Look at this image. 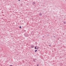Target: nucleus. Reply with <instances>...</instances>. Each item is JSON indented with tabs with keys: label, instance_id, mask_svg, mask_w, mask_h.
<instances>
[{
	"label": "nucleus",
	"instance_id": "obj_1",
	"mask_svg": "<svg viewBox=\"0 0 66 66\" xmlns=\"http://www.w3.org/2000/svg\"><path fill=\"white\" fill-rule=\"evenodd\" d=\"M24 36L25 37H28L29 36V35L28 34H25L24 35Z\"/></svg>",
	"mask_w": 66,
	"mask_h": 66
},
{
	"label": "nucleus",
	"instance_id": "obj_2",
	"mask_svg": "<svg viewBox=\"0 0 66 66\" xmlns=\"http://www.w3.org/2000/svg\"><path fill=\"white\" fill-rule=\"evenodd\" d=\"M39 15H40V16H42V13L40 14Z\"/></svg>",
	"mask_w": 66,
	"mask_h": 66
},
{
	"label": "nucleus",
	"instance_id": "obj_3",
	"mask_svg": "<svg viewBox=\"0 0 66 66\" xmlns=\"http://www.w3.org/2000/svg\"><path fill=\"white\" fill-rule=\"evenodd\" d=\"M37 51V50H36L35 51V52H36V51Z\"/></svg>",
	"mask_w": 66,
	"mask_h": 66
},
{
	"label": "nucleus",
	"instance_id": "obj_4",
	"mask_svg": "<svg viewBox=\"0 0 66 66\" xmlns=\"http://www.w3.org/2000/svg\"><path fill=\"white\" fill-rule=\"evenodd\" d=\"M33 46H34L33 45L32 46H31V48H33Z\"/></svg>",
	"mask_w": 66,
	"mask_h": 66
},
{
	"label": "nucleus",
	"instance_id": "obj_5",
	"mask_svg": "<svg viewBox=\"0 0 66 66\" xmlns=\"http://www.w3.org/2000/svg\"><path fill=\"white\" fill-rule=\"evenodd\" d=\"M33 4H35V2H34L33 3Z\"/></svg>",
	"mask_w": 66,
	"mask_h": 66
},
{
	"label": "nucleus",
	"instance_id": "obj_6",
	"mask_svg": "<svg viewBox=\"0 0 66 66\" xmlns=\"http://www.w3.org/2000/svg\"><path fill=\"white\" fill-rule=\"evenodd\" d=\"M35 49H37V48H36V47H35Z\"/></svg>",
	"mask_w": 66,
	"mask_h": 66
},
{
	"label": "nucleus",
	"instance_id": "obj_7",
	"mask_svg": "<svg viewBox=\"0 0 66 66\" xmlns=\"http://www.w3.org/2000/svg\"><path fill=\"white\" fill-rule=\"evenodd\" d=\"M38 48H39V47H38L37 48V49L38 50Z\"/></svg>",
	"mask_w": 66,
	"mask_h": 66
},
{
	"label": "nucleus",
	"instance_id": "obj_8",
	"mask_svg": "<svg viewBox=\"0 0 66 66\" xmlns=\"http://www.w3.org/2000/svg\"><path fill=\"white\" fill-rule=\"evenodd\" d=\"M33 61H34L35 62V60H33Z\"/></svg>",
	"mask_w": 66,
	"mask_h": 66
},
{
	"label": "nucleus",
	"instance_id": "obj_9",
	"mask_svg": "<svg viewBox=\"0 0 66 66\" xmlns=\"http://www.w3.org/2000/svg\"><path fill=\"white\" fill-rule=\"evenodd\" d=\"M20 28L21 29V27L20 26Z\"/></svg>",
	"mask_w": 66,
	"mask_h": 66
},
{
	"label": "nucleus",
	"instance_id": "obj_10",
	"mask_svg": "<svg viewBox=\"0 0 66 66\" xmlns=\"http://www.w3.org/2000/svg\"><path fill=\"white\" fill-rule=\"evenodd\" d=\"M64 23L65 24V23H66V22H64Z\"/></svg>",
	"mask_w": 66,
	"mask_h": 66
},
{
	"label": "nucleus",
	"instance_id": "obj_11",
	"mask_svg": "<svg viewBox=\"0 0 66 66\" xmlns=\"http://www.w3.org/2000/svg\"><path fill=\"white\" fill-rule=\"evenodd\" d=\"M53 37H54V38H55V36H53Z\"/></svg>",
	"mask_w": 66,
	"mask_h": 66
},
{
	"label": "nucleus",
	"instance_id": "obj_12",
	"mask_svg": "<svg viewBox=\"0 0 66 66\" xmlns=\"http://www.w3.org/2000/svg\"><path fill=\"white\" fill-rule=\"evenodd\" d=\"M10 66H13V65H10Z\"/></svg>",
	"mask_w": 66,
	"mask_h": 66
},
{
	"label": "nucleus",
	"instance_id": "obj_13",
	"mask_svg": "<svg viewBox=\"0 0 66 66\" xmlns=\"http://www.w3.org/2000/svg\"><path fill=\"white\" fill-rule=\"evenodd\" d=\"M19 1H20V0H18Z\"/></svg>",
	"mask_w": 66,
	"mask_h": 66
},
{
	"label": "nucleus",
	"instance_id": "obj_14",
	"mask_svg": "<svg viewBox=\"0 0 66 66\" xmlns=\"http://www.w3.org/2000/svg\"><path fill=\"white\" fill-rule=\"evenodd\" d=\"M37 66H38V64H37Z\"/></svg>",
	"mask_w": 66,
	"mask_h": 66
},
{
	"label": "nucleus",
	"instance_id": "obj_15",
	"mask_svg": "<svg viewBox=\"0 0 66 66\" xmlns=\"http://www.w3.org/2000/svg\"><path fill=\"white\" fill-rule=\"evenodd\" d=\"M50 47H51V46H50Z\"/></svg>",
	"mask_w": 66,
	"mask_h": 66
},
{
	"label": "nucleus",
	"instance_id": "obj_16",
	"mask_svg": "<svg viewBox=\"0 0 66 66\" xmlns=\"http://www.w3.org/2000/svg\"><path fill=\"white\" fill-rule=\"evenodd\" d=\"M24 31H26V30H24Z\"/></svg>",
	"mask_w": 66,
	"mask_h": 66
}]
</instances>
